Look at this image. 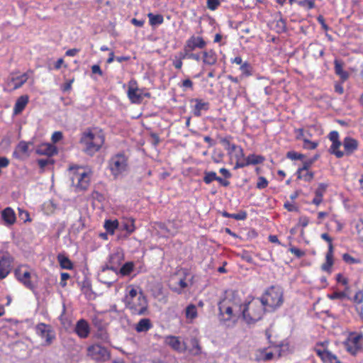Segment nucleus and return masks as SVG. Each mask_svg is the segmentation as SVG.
<instances>
[{"label":"nucleus","mask_w":363,"mask_h":363,"mask_svg":"<svg viewBox=\"0 0 363 363\" xmlns=\"http://www.w3.org/2000/svg\"><path fill=\"white\" fill-rule=\"evenodd\" d=\"M268 185V181L264 177H259L257 183V188L259 189H263Z\"/></svg>","instance_id":"nucleus-57"},{"label":"nucleus","mask_w":363,"mask_h":363,"mask_svg":"<svg viewBox=\"0 0 363 363\" xmlns=\"http://www.w3.org/2000/svg\"><path fill=\"white\" fill-rule=\"evenodd\" d=\"M123 257V251H116L110 255L108 262L105 265L115 269L118 274L119 266L121 264Z\"/></svg>","instance_id":"nucleus-15"},{"label":"nucleus","mask_w":363,"mask_h":363,"mask_svg":"<svg viewBox=\"0 0 363 363\" xmlns=\"http://www.w3.org/2000/svg\"><path fill=\"white\" fill-rule=\"evenodd\" d=\"M240 70L242 72V75L249 77L252 74V67L247 62H245L240 67Z\"/></svg>","instance_id":"nucleus-45"},{"label":"nucleus","mask_w":363,"mask_h":363,"mask_svg":"<svg viewBox=\"0 0 363 363\" xmlns=\"http://www.w3.org/2000/svg\"><path fill=\"white\" fill-rule=\"evenodd\" d=\"M36 153L39 155L52 157L57 154V148L50 143H42L36 148Z\"/></svg>","instance_id":"nucleus-14"},{"label":"nucleus","mask_w":363,"mask_h":363,"mask_svg":"<svg viewBox=\"0 0 363 363\" xmlns=\"http://www.w3.org/2000/svg\"><path fill=\"white\" fill-rule=\"evenodd\" d=\"M105 141L104 133L101 129L92 128V151H99L104 145Z\"/></svg>","instance_id":"nucleus-11"},{"label":"nucleus","mask_w":363,"mask_h":363,"mask_svg":"<svg viewBox=\"0 0 363 363\" xmlns=\"http://www.w3.org/2000/svg\"><path fill=\"white\" fill-rule=\"evenodd\" d=\"M220 143L223 145L224 148L228 151L231 145L230 138H223L220 139Z\"/></svg>","instance_id":"nucleus-64"},{"label":"nucleus","mask_w":363,"mask_h":363,"mask_svg":"<svg viewBox=\"0 0 363 363\" xmlns=\"http://www.w3.org/2000/svg\"><path fill=\"white\" fill-rule=\"evenodd\" d=\"M89 331V325L85 320L81 319L77 323L75 332L81 338L86 337Z\"/></svg>","instance_id":"nucleus-21"},{"label":"nucleus","mask_w":363,"mask_h":363,"mask_svg":"<svg viewBox=\"0 0 363 363\" xmlns=\"http://www.w3.org/2000/svg\"><path fill=\"white\" fill-rule=\"evenodd\" d=\"M245 160H246V158L236 160V163H235L234 168L239 169V168H243L245 167H247V162Z\"/></svg>","instance_id":"nucleus-61"},{"label":"nucleus","mask_w":363,"mask_h":363,"mask_svg":"<svg viewBox=\"0 0 363 363\" xmlns=\"http://www.w3.org/2000/svg\"><path fill=\"white\" fill-rule=\"evenodd\" d=\"M16 152L21 155H26L28 152V143L25 141H21L16 148Z\"/></svg>","instance_id":"nucleus-44"},{"label":"nucleus","mask_w":363,"mask_h":363,"mask_svg":"<svg viewBox=\"0 0 363 363\" xmlns=\"http://www.w3.org/2000/svg\"><path fill=\"white\" fill-rule=\"evenodd\" d=\"M296 174L297 175V179H303L305 182H310L311 181H312L314 177V173L308 170L305 174H303V172H300V173L298 172H296Z\"/></svg>","instance_id":"nucleus-42"},{"label":"nucleus","mask_w":363,"mask_h":363,"mask_svg":"<svg viewBox=\"0 0 363 363\" xmlns=\"http://www.w3.org/2000/svg\"><path fill=\"white\" fill-rule=\"evenodd\" d=\"M126 308L133 315H143L148 313V303L142 291H138L133 286L126 288V294L123 299Z\"/></svg>","instance_id":"nucleus-1"},{"label":"nucleus","mask_w":363,"mask_h":363,"mask_svg":"<svg viewBox=\"0 0 363 363\" xmlns=\"http://www.w3.org/2000/svg\"><path fill=\"white\" fill-rule=\"evenodd\" d=\"M184 277L181 278L178 281L179 288L178 287L172 288V291H174L178 294H181L182 292V290L186 288L189 285V284L186 281V279H187V277H189L190 275V274L185 271L184 272Z\"/></svg>","instance_id":"nucleus-33"},{"label":"nucleus","mask_w":363,"mask_h":363,"mask_svg":"<svg viewBox=\"0 0 363 363\" xmlns=\"http://www.w3.org/2000/svg\"><path fill=\"white\" fill-rule=\"evenodd\" d=\"M359 238L363 242V220L359 219L355 225Z\"/></svg>","instance_id":"nucleus-52"},{"label":"nucleus","mask_w":363,"mask_h":363,"mask_svg":"<svg viewBox=\"0 0 363 363\" xmlns=\"http://www.w3.org/2000/svg\"><path fill=\"white\" fill-rule=\"evenodd\" d=\"M247 213L245 211H240L238 213H232V218L237 220H244L247 218Z\"/></svg>","instance_id":"nucleus-55"},{"label":"nucleus","mask_w":363,"mask_h":363,"mask_svg":"<svg viewBox=\"0 0 363 363\" xmlns=\"http://www.w3.org/2000/svg\"><path fill=\"white\" fill-rule=\"evenodd\" d=\"M362 339V335L350 334L343 342L345 350L352 355H356L362 348L360 343Z\"/></svg>","instance_id":"nucleus-7"},{"label":"nucleus","mask_w":363,"mask_h":363,"mask_svg":"<svg viewBox=\"0 0 363 363\" xmlns=\"http://www.w3.org/2000/svg\"><path fill=\"white\" fill-rule=\"evenodd\" d=\"M108 168L112 176L117 179L128 169V158L123 152L113 155L108 161Z\"/></svg>","instance_id":"nucleus-6"},{"label":"nucleus","mask_w":363,"mask_h":363,"mask_svg":"<svg viewBox=\"0 0 363 363\" xmlns=\"http://www.w3.org/2000/svg\"><path fill=\"white\" fill-rule=\"evenodd\" d=\"M353 301L357 303H361L363 301V292L357 291L353 298Z\"/></svg>","instance_id":"nucleus-63"},{"label":"nucleus","mask_w":363,"mask_h":363,"mask_svg":"<svg viewBox=\"0 0 363 363\" xmlns=\"http://www.w3.org/2000/svg\"><path fill=\"white\" fill-rule=\"evenodd\" d=\"M328 187V184H325V183L318 184V186L314 192L315 195L323 198Z\"/></svg>","instance_id":"nucleus-48"},{"label":"nucleus","mask_w":363,"mask_h":363,"mask_svg":"<svg viewBox=\"0 0 363 363\" xmlns=\"http://www.w3.org/2000/svg\"><path fill=\"white\" fill-rule=\"evenodd\" d=\"M16 274L18 277V279L19 281H21L23 284L28 289H33V284L30 281V274L29 272L26 271L23 273L22 275H21V270L18 269L16 271Z\"/></svg>","instance_id":"nucleus-28"},{"label":"nucleus","mask_w":363,"mask_h":363,"mask_svg":"<svg viewBox=\"0 0 363 363\" xmlns=\"http://www.w3.org/2000/svg\"><path fill=\"white\" fill-rule=\"evenodd\" d=\"M264 311H267L265 307L259 298L242 305L241 308L242 318L247 324L261 320Z\"/></svg>","instance_id":"nucleus-3"},{"label":"nucleus","mask_w":363,"mask_h":363,"mask_svg":"<svg viewBox=\"0 0 363 363\" xmlns=\"http://www.w3.org/2000/svg\"><path fill=\"white\" fill-rule=\"evenodd\" d=\"M286 157L291 160H303L305 155L295 151H289L286 153Z\"/></svg>","instance_id":"nucleus-47"},{"label":"nucleus","mask_w":363,"mask_h":363,"mask_svg":"<svg viewBox=\"0 0 363 363\" xmlns=\"http://www.w3.org/2000/svg\"><path fill=\"white\" fill-rule=\"evenodd\" d=\"M71 180L79 191L87 190L90 186L91 176L89 172L80 166L70 167Z\"/></svg>","instance_id":"nucleus-5"},{"label":"nucleus","mask_w":363,"mask_h":363,"mask_svg":"<svg viewBox=\"0 0 363 363\" xmlns=\"http://www.w3.org/2000/svg\"><path fill=\"white\" fill-rule=\"evenodd\" d=\"M118 274L115 269L104 265L98 274V279L101 283L111 286L117 280Z\"/></svg>","instance_id":"nucleus-8"},{"label":"nucleus","mask_w":363,"mask_h":363,"mask_svg":"<svg viewBox=\"0 0 363 363\" xmlns=\"http://www.w3.org/2000/svg\"><path fill=\"white\" fill-rule=\"evenodd\" d=\"M220 5V0H207L206 6L211 11L216 10Z\"/></svg>","instance_id":"nucleus-50"},{"label":"nucleus","mask_w":363,"mask_h":363,"mask_svg":"<svg viewBox=\"0 0 363 363\" xmlns=\"http://www.w3.org/2000/svg\"><path fill=\"white\" fill-rule=\"evenodd\" d=\"M193 82L190 79H186L184 80H183L182 82V87L184 89H193Z\"/></svg>","instance_id":"nucleus-62"},{"label":"nucleus","mask_w":363,"mask_h":363,"mask_svg":"<svg viewBox=\"0 0 363 363\" xmlns=\"http://www.w3.org/2000/svg\"><path fill=\"white\" fill-rule=\"evenodd\" d=\"M184 45L187 50H189L191 52L196 48L202 49L205 48L206 43L202 37L192 35L186 41Z\"/></svg>","instance_id":"nucleus-13"},{"label":"nucleus","mask_w":363,"mask_h":363,"mask_svg":"<svg viewBox=\"0 0 363 363\" xmlns=\"http://www.w3.org/2000/svg\"><path fill=\"white\" fill-rule=\"evenodd\" d=\"M1 218L6 225H13L16 221L15 211L11 207H6L1 211Z\"/></svg>","instance_id":"nucleus-20"},{"label":"nucleus","mask_w":363,"mask_h":363,"mask_svg":"<svg viewBox=\"0 0 363 363\" xmlns=\"http://www.w3.org/2000/svg\"><path fill=\"white\" fill-rule=\"evenodd\" d=\"M152 325L149 318H143L141 319L135 325V330L138 333H144L148 331Z\"/></svg>","instance_id":"nucleus-29"},{"label":"nucleus","mask_w":363,"mask_h":363,"mask_svg":"<svg viewBox=\"0 0 363 363\" xmlns=\"http://www.w3.org/2000/svg\"><path fill=\"white\" fill-rule=\"evenodd\" d=\"M63 138V134L61 131H55L52 133L51 140L53 143L60 141Z\"/></svg>","instance_id":"nucleus-59"},{"label":"nucleus","mask_w":363,"mask_h":363,"mask_svg":"<svg viewBox=\"0 0 363 363\" xmlns=\"http://www.w3.org/2000/svg\"><path fill=\"white\" fill-rule=\"evenodd\" d=\"M333 251H328L325 255V262L321 266V269L326 272H331L334 264Z\"/></svg>","instance_id":"nucleus-30"},{"label":"nucleus","mask_w":363,"mask_h":363,"mask_svg":"<svg viewBox=\"0 0 363 363\" xmlns=\"http://www.w3.org/2000/svg\"><path fill=\"white\" fill-rule=\"evenodd\" d=\"M324 356L322 359L324 362H327L329 363H341V362L337 358L335 355L332 354L330 351L326 350L325 352L323 353Z\"/></svg>","instance_id":"nucleus-41"},{"label":"nucleus","mask_w":363,"mask_h":363,"mask_svg":"<svg viewBox=\"0 0 363 363\" xmlns=\"http://www.w3.org/2000/svg\"><path fill=\"white\" fill-rule=\"evenodd\" d=\"M54 160L51 159H39L38 160V164L40 169H44L48 164H53Z\"/></svg>","instance_id":"nucleus-58"},{"label":"nucleus","mask_w":363,"mask_h":363,"mask_svg":"<svg viewBox=\"0 0 363 363\" xmlns=\"http://www.w3.org/2000/svg\"><path fill=\"white\" fill-rule=\"evenodd\" d=\"M13 259L8 255L0 259V279L5 278L11 269Z\"/></svg>","instance_id":"nucleus-16"},{"label":"nucleus","mask_w":363,"mask_h":363,"mask_svg":"<svg viewBox=\"0 0 363 363\" xmlns=\"http://www.w3.org/2000/svg\"><path fill=\"white\" fill-rule=\"evenodd\" d=\"M216 179H217V175L215 172H204L203 182L206 184H211L214 180L216 181Z\"/></svg>","instance_id":"nucleus-46"},{"label":"nucleus","mask_w":363,"mask_h":363,"mask_svg":"<svg viewBox=\"0 0 363 363\" xmlns=\"http://www.w3.org/2000/svg\"><path fill=\"white\" fill-rule=\"evenodd\" d=\"M259 298L264 304L267 311H273L282 305L283 291L279 287L271 286Z\"/></svg>","instance_id":"nucleus-4"},{"label":"nucleus","mask_w":363,"mask_h":363,"mask_svg":"<svg viewBox=\"0 0 363 363\" xmlns=\"http://www.w3.org/2000/svg\"><path fill=\"white\" fill-rule=\"evenodd\" d=\"M314 163V160H307L303 162L302 167H299L296 172H303V171H308L310 167L312 166V164Z\"/></svg>","instance_id":"nucleus-51"},{"label":"nucleus","mask_w":363,"mask_h":363,"mask_svg":"<svg viewBox=\"0 0 363 363\" xmlns=\"http://www.w3.org/2000/svg\"><path fill=\"white\" fill-rule=\"evenodd\" d=\"M197 316L196 308L194 305L190 304L186 308V317L189 319H194Z\"/></svg>","instance_id":"nucleus-43"},{"label":"nucleus","mask_w":363,"mask_h":363,"mask_svg":"<svg viewBox=\"0 0 363 363\" xmlns=\"http://www.w3.org/2000/svg\"><path fill=\"white\" fill-rule=\"evenodd\" d=\"M245 158H246L245 160L247 162V166L251 165V164L255 165V164H261L264 160V157H262L261 155H255V154H251Z\"/></svg>","instance_id":"nucleus-35"},{"label":"nucleus","mask_w":363,"mask_h":363,"mask_svg":"<svg viewBox=\"0 0 363 363\" xmlns=\"http://www.w3.org/2000/svg\"><path fill=\"white\" fill-rule=\"evenodd\" d=\"M342 143L340 140L332 142V145L330 147V152L336 156L337 158H341L345 155V152L340 150L339 148L341 146Z\"/></svg>","instance_id":"nucleus-31"},{"label":"nucleus","mask_w":363,"mask_h":363,"mask_svg":"<svg viewBox=\"0 0 363 363\" xmlns=\"http://www.w3.org/2000/svg\"><path fill=\"white\" fill-rule=\"evenodd\" d=\"M345 155H350L358 148V141L351 137H345L342 142Z\"/></svg>","instance_id":"nucleus-19"},{"label":"nucleus","mask_w":363,"mask_h":363,"mask_svg":"<svg viewBox=\"0 0 363 363\" xmlns=\"http://www.w3.org/2000/svg\"><path fill=\"white\" fill-rule=\"evenodd\" d=\"M303 147L306 150H315L318 145V142L311 141L308 138H303Z\"/></svg>","instance_id":"nucleus-49"},{"label":"nucleus","mask_w":363,"mask_h":363,"mask_svg":"<svg viewBox=\"0 0 363 363\" xmlns=\"http://www.w3.org/2000/svg\"><path fill=\"white\" fill-rule=\"evenodd\" d=\"M33 74L32 69H28L26 72L18 77H11L8 79L7 85L12 86L13 90L21 88L28 79V78Z\"/></svg>","instance_id":"nucleus-9"},{"label":"nucleus","mask_w":363,"mask_h":363,"mask_svg":"<svg viewBox=\"0 0 363 363\" xmlns=\"http://www.w3.org/2000/svg\"><path fill=\"white\" fill-rule=\"evenodd\" d=\"M189 52H191V51L189 50H187L186 46L184 45V51L183 52H180L178 54V55H177V58L180 59L181 60H182L184 59H186V58L189 59Z\"/></svg>","instance_id":"nucleus-60"},{"label":"nucleus","mask_w":363,"mask_h":363,"mask_svg":"<svg viewBox=\"0 0 363 363\" xmlns=\"http://www.w3.org/2000/svg\"><path fill=\"white\" fill-rule=\"evenodd\" d=\"M165 342L176 351L182 350V343L178 337L174 336L167 337L165 340Z\"/></svg>","instance_id":"nucleus-32"},{"label":"nucleus","mask_w":363,"mask_h":363,"mask_svg":"<svg viewBox=\"0 0 363 363\" xmlns=\"http://www.w3.org/2000/svg\"><path fill=\"white\" fill-rule=\"evenodd\" d=\"M346 294L345 292H339V291H335L331 294L328 295L329 298L334 300V299H343L346 297Z\"/></svg>","instance_id":"nucleus-56"},{"label":"nucleus","mask_w":363,"mask_h":363,"mask_svg":"<svg viewBox=\"0 0 363 363\" xmlns=\"http://www.w3.org/2000/svg\"><path fill=\"white\" fill-rule=\"evenodd\" d=\"M133 268L134 263L133 262H128L118 269V273L123 276H128L133 272Z\"/></svg>","instance_id":"nucleus-38"},{"label":"nucleus","mask_w":363,"mask_h":363,"mask_svg":"<svg viewBox=\"0 0 363 363\" xmlns=\"http://www.w3.org/2000/svg\"><path fill=\"white\" fill-rule=\"evenodd\" d=\"M335 73L340 77L342 82L346 81L349 78V73L343 69V62L339 60L334 61Z\"/></svg>","instance_id":"nucleus-24"},{"label":"nucleus","mask_w":363,"mask_h":363,"mask_svg":"<svg viewBox=\"0 0 363 363\" xmlns=\"http://www.w3.org/2000/svg\"><path fill=\"white\" fill-rule=\"evenodd\" d=\"M109 358L110 353L106 347L98 344L92 345V360L104 362Z\"/></svg>","instance_id":"nucleus-10"},{"label":"nucleus","mask_w":363,"mask_h":363,"mask_svg":"<svg viewBox=\"0 0 363 363\" xmlns=\"http://www.w3.org/2000/svg\"><path fill=\"white\" fill-rule=\"evenodd\" d=\"M119 228L121 230H125L128 235H130L135 229V220L132 218H123L121 224H119Z\"/></svg>","instance_id":"nucleus-25"},{"label":"nucleus","mask_w":363,"mask_h":363,"mask_svg":"<svg viewBox=\"0 0 363 363\" xmlns=\"http://www.w3.org/2000/svg\"><path fill=\"white\" fill-rule=\"evenodd\" d=\"M298 5L311 10L315 7V2L313 0H302L298 1Z\"/></svg>","instance_id":"nucleus-53"},{"label":"nucleus","mask_w":363,"mask_h":363,"mask_svg":"<svg viewBox=\"0 0 363 363\" xmlns=\"http://www.w3.org/2000/svg\"><path fill=\"white\" fill-rule=\"evenodd\" d=\"M147 17L149 18V22L151 26L160 25L164 21V18L161 14L155 15L152 13H149L147 14Z\"/></svg>","instance_id":"nucleus-37"},{"label":"nucleus","mask_w":363,"mask_h":363,"mask_svg":"<svg viewBox=\"0 0 363 363\" xmlns=\"http://www.w3.org/2000/svg\"><path fill=\"white\" fill-rule=\"evenodd\" d=\"M93 331L94 332L95 335L100 340L103 341L107 340L108 335L105 326L98 325L96 323H94V320H92V332Z\"/></svg>","instance_id":"nucleus-27"},{"label":"nucleus","mask_w":363,"mask_h":363,"mask_svg":"<svg viewBox=\"0 0 363 363\" xmlns=\"http://www.w3.org/2000/svg\"><path fill=\"white\" fill-rule=\"evenodd\" d=\"M57 259L62 268L66 269H71L72 268L71 261L65 255L59 254L57 255Z\"/></svg>","instance_id":"nucleus-36"},{"label":"nucleus","mask_w":363,"mask_h":363,"mask_svg":"<svg viewBox=\"0 0 363 363\" xmlns=\"http://www.w3.org/2000/svg\"><path fill=\"white\" fill-rule=\"evenodd\" d=\"M342 259L346 263L348 264H354L360 262V260L359 259L354 258L347 253H345L342 255Z\"/></svg>","instance_id":"nucleus-54"},{"label":"nucleus","mask_w":363,"mask_h":363,"mask_svg":"<svg viewBox=\"0 0 363 363\" xmlns=\"http://www.w3.org/2000/svg\"><path fill=\"white\" fill-rule=\"evenodd\" d=\"M79 145L84 152L91 150V128H87L82 134L79 140Z\"/></svg>","instance_id":"nucleus-23"},{"label":"nucleus","mask_w":363,"mask_h":363,"mask_svg":"<svg viewBox=\"0 0 363 363\" xmlns=\"http://www.w3.org/2000/svg\"><path fill=\"white\" fill-rule=\"evenodd\" d=\"M237 255L247 262L256 264V259L255 257L252 256V251H240L237 253Z\"/></svg>","instance_id":"nucleus-39"},{"label":"nucleus","mask_w":363,"mask_h":363,"mask_svg":"<svg viewBox=\"0 0 363 363\" xmlns=\"http://www.w3.org/2000/svg\"><path fill=\"white\" fill-rule=\"evenodd\" d=\"M191 102L195 103V105L193 106L192 111L194 116L196 117H200L201 116L202 111H208L210 108V104L201 99H192Z\"/></svg>","instance_id":"nucleus-18"},{"label":"nucleus","mask_w":363,"mask_h":363,"mask_svg":"<svg viewBox=\"0 0 363 363\" xmlns=\"http://www.w3.org/2000/svg\"><path fill=\"white\" fill-rule=\"evenodd\" d=\"M218 56L213 50L203 52V62L206 65H214L216 64Z\"/></svg>","instance_id":"nucleus-26"},{"label":"nucleus","mask_w":363,"mask_h":363,"mask_svg":"<svg viewBox=\"0 0 363 363\" xmlns=\"http://www.w3.org/2000/svg\"><path fill=\"white\" fill-rule=\"evenodd\" d=\"M29 102V96L27 94L20 96L16 101L13 108V115H20Z\"/></svg>","instance_id":"nucleus-17"},{"label":"nucleus","mask_w":363,"mask_h":363,"mask_svg":"<svg viewBox=\"0 0 363 363\" xmlns=\"http://www.w3.org/2000/svg\"><path fill=\"white\" fill-rule=\"evenodd\" d=\"M242 304L238 295L233 291L226 292L225 296L219 302V318L222 321L231 320L241 314Z\"/></svg>","instance_id":"nucleus-2"},{"label":"nucleus","mask_w":363,"mask_h":363,"mask_svg":"<svg viewBox=\"0 0 363 363\" xmlns=\"http://www.w3.org/2000/svg\"><path fill=\"white\" fill-rule=\"evenodd\" d=\"M128 96L134 104H140L143 99V90L130 86L128 90Z\"/></svg>","instance_id":"nucleus-22"},{"label":"nucleus","mask_w":363,"mask_h":363,"mask_svg":"<svg viewBox=\"0 0 363 363\" xmlns=\"http://www.w3.org/2000/svg\"><path fill=\"white\" fill-rule=\"evenodd\" d=\"M104 228L108 233L113 235L114 230L119 228V223L117 220H106L104 223Z\"/></svg>","instance_id":"nucleus-34"},{"label":"nucleus","mask_w":363,"mask_h":363,"mask_svg":"<svg viewBox=\"0 0 363 363\" xmlns=\"http://www.w3.org/2000/svg\"><path fill=\"white\" fill-rule=\"evenodd\" d=\"M191 349L190 350L191 353L193 355H199L201 353V347L199 345L198 339L194 337L191 340Z\"/></svg>","instance_id":"nucleus-40"},{"label":"nucleus","mask_w":363,"mask_h":363,"mask_svg":"<svg viewBox=\"0 0 363 363\" xmlns=\"http://www.w3.org/2000/svg\"><path fill=\"white\" fill-rule=\"evenodd\" d=\"M38 334L45 341V345H50L55 338L52 332L49 327L43 323L38 324L36 327Z\"/></svg>","instance_id":"nucleus-12"}]
</instances>
